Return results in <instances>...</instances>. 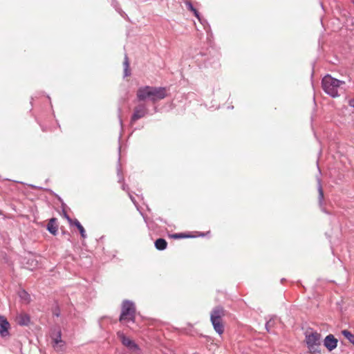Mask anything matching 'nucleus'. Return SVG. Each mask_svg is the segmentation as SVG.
<instances>
[{"label": "nucleus", "mask_w": 354, "mask_h": 354, "mask_svg": "<svg viewBox=\"0 0 354 354\" xmlns=\"http://www.w3.org/2000/svg\"><path fill=\"white\" fill-rule=\"evenodd\" d=\"M167 91L164 87L145 86L140 87L136 92L137 99L143 102L147 100L155 103L166 97Z\"/></svg>", "instance_id": "1"}, {"label": "nucleus", "mask_w": 354, "mask_h": 354, "mask_svg": "<svg viewBox=\"0 0 354 354\" xmlns=\"http://www.w3.org/2000/svg\"><path fill=\"white\" fill-rule=\"evenodd\" d=\"M226 315V310L223 307L217 306L214 307L210 313V321L214 330L219 335L223 334L225 330L223 318Z\"/></svg>", "instance_id": "2"}, {"label": "nucleus", "mask_w": 354, "mask_h": 354, "mask_svg": "<svg viewBox=\"0 0 354 354\" xmlns=\"http://www.w3.org/2000/svg\"><path fill=\"white\" fill-rule=\"evenodd\" d=\"M136 309L135 304L129 300L123 301L119 321L122 323L135 322Z\"/></svg>", "instance_id": "3"}, {"label": "nucleus", "mask_w": 354, "mask_h": 354, "mask_svg": "<svg viewBox=\"0 0 354 354\" xmlns=\"http://www.w3.org/2000/svg\"><path fill=\"white\" fill-rule=\"evenodd\" d=\"M321 337V334L316 331L305 333V342L310 354H322Z\"/></svg>", "instance_id": "4"}, {"label": "nucleus", "mask_w": 354, "mask_h": 354, "mask_svg": "<svg viewBox=\"0 0 354 354\" xmlns=\"http://www.w3.org/2000/svg\"><path fill=\"white\" fill-rule=\"evenodd\" d=\"M344 82L332 77L330 75L324 76L322 81L324 91L333 97L338 96V88Z\"/></svg>", "instance_id": "5"}, {"label": "nucleus", "mask_w": 354, "mask_h": 354, "mask_svg": "<svg viewBox=\"0 0 354 354\" xmlns=\"http://www.w3.org/2000/svg\"><path fill=\"white\" fill-rule=\"evenodd\" d=\"M147 113V106L144 103L139 104L133 109V113L131 118V124H133L138 120L144 118Z\"/></svg>", "instance_id": "6"}, {"label": "nucleus", "mask_w": 354, "mask_h": 354, "mask_svg": "<svg viewBox=\"0 0 354 354\" xmlns=\"http://www.w3.org/2000/svg\"><path fill=\"white\" fill-rule=\"evenodd\" d=\"M117 336L120 339L122 344L126 347H127L129 350L132 351H136L140 350L138 344L134 341L126 337L122 332L118 331L117 333Z\"/></svg>", "instance_id": "7"}, {"label": "nucleus", "mask_w": 354, "mask_h": 354, "mask_svg": "<svg viewBox=\"0 0 354 354\" xmlns=\"http://www.w3.org/2000/svg\"><path fill=\"white\" fill-rule=\"evenodd\" d=\"M337 342L338 341L334 335L330 334L325 337L324 345L329 351H331L337 348Z\"/></svg>", "instance_id": "8"}, {"label": "nucleus", "mask_w": 354, "mask_h": 354, "mask_svg": "<svg viewBox=\"0 0 354 354\" xmlns=\"http://www.w3.org/2000/svg\"><path fill=\"white\" fill-rule=\"evenodd\" d=\"M10 323L7 321L6 318L1 316V338H6L10 335Z\"/></svg>", "instance_id": "9"}, {"label": "nucleus", "mask_w": 354, "mask_h": 354, "mask_svg": "<svg viewBox=\"0 0 354 354\" xmlns=\"http://www.w3.org/2000/svg\"><path fill=\"white\" fill-rule=\"evenodd\" d=\"M65 217L67 218L68 221L69 222V223L71 225H75L77 227V228L78 229V230L80 231V233L81 234V236L82 238H86V232L84 230V227L81 225V223L78 221V220L77 219H74L73 220L72 218H71L67 214H65Z\"/></svg>", "instance_id": "10"}, {"label": "nucleus", "mask_w": 354, "mask_h": 354, "mask_svg": "<svg viewBox=\"0 0 354 354\" xmlns=\"http://www.w3.org/2000/svg\"><path fill=\"white\" fill-rule=\"evenodd\" d=\"M47 230L50 233L56 235L58 230V225L57 223V218H52L49 220L47 224Z\"/></svg>", "instance_id": "11"}, {"label": "nucleus", "mask_w": 354, "mask_h": 354, "mask_svg": "<svg viewBox=\"0 0 354 354\" xmlns=\"http://www.w3.org/2000/svg\"><path fill=\"white\" fill-rule=\"evenodd\" d=\"M167 243L165 239L160 238L155 241V247L159 250H163L167 248Z\"/></svg>", "instance_id": "12"}, {"label": "nucleus", "mask_w": 354, "mask_h": 354, "mask_svg": "<svg viewBox=\"0 0 354 354\" xmlns=\"http://www.w3.org/2000/svg\"><path fill=\"white\" fill-rule=\"evenodd\" d=\"M17 322L21 326L28 325L30 322V317L26 314H21L17 317Z\"/></svg>", "instance_id": "13"}, {"label": "nucleus", "mask_w": 354, "mask_h": 354, "mask_svg": "<svg viewBox=\"0 0 354 354\" xmlns=\"http://www.w3.org/2000/svg\"><path fill=\"white\" fill-rule=\"evenodd\" d=\"M27 268L29 270H34L38 267V261L32 257L28 259L26 261Z\"/></svg>", "instance_id": "14"}, {"label": "nucleus", "mask_w": 354, "mask_h": 354, "mask_svg": "<svg viewBox=\"0 0 354 354\" xmlns=\"http://www.w3.org/2000/svg\"><path fill=\"white\" fill-rule=\"evenodd\" d=\"M19 296L21 300L26 304L29 303L30 301V295L24 290H21L19 292Z\"/></svg>", "instance_id": "15"}, {"label": "nucleus", "mask_w": 354, "mask_h": 354, "mask_svg": "<svg viewBox=\"0 0 354 354\" xmlns=\"http://www.w3.org/2000/svg\"><path fill=\"white\" fill-rule=\"evenodd\" d=\"M185 6H186V8L192 11L194 15H195V17L199 20L201 21V17H200V13L198 12V11L193 6L192 3L190 2V1H187L185 3Z\"/></svg>", "instance_id": "16"}, {"label": "nucleus", "mask_w": 354, "mask_h": 354, "mask_svg": "<svg viewBox=\"0 0 354 354\" xmlns=\"http://www.w3.org/2000/svg\"><path fill=\"white\" fill-rule=\"evenodd\" d=\"M123 65H124V76L127 77V76L130 75V71H129V57L127 55H125Z\"/></svg>", "instance_id": "17"}, {"label": "nucleus", "mask_w": 354, "mask_h": 354, "mask_svg": "<svg viewBox=\"0 0 354 354\" xmlns=\"http://www.w3.org/2000/svg\"><path fill=\"white\" fill-rule=\"evenodd\" d=\"M53 342L55 344L57 345L59 343H62V332L60 330H57L55 337H53Z\"/></svg>", "instance_id": "18"}, {"label": "nucleus", "mask_w": 354, "mask_h": 354, "mask_svg": "<svg viewBox=\"0 0 354 354\" xmlns=\"http://www.w3.org/2000/svg\"><path fill=\"white\" fill-rule=\"evenodd\" d=\"M318 192H319V196H318L319 203L320 205H322L323 201H324V191H323L322 187L320 184L319 185V187H318Z\"/></svg>", "instance_id": "19"}, {"label": "nucleus", "mask_w": 354, "mask_h": 354, "mask_svg": "<svg viewBox=\"0 0 354 354\" xmlns=\"http://www.w3.org/2000/svg\"><path fill=\"white\" fill-rule=\"evenodd\" d=\"M53 315L56 317H59L60 315V310L58 307L55 308V310L53 312Z\"/></svg>", "instance_id": "20"}, {"label": "nucleus", "mask_w": 354, "mask_h": 354, "mask_svg": "<svg viewBox=\"0 0 354 354\" xmlns=\"http://www.w3.org/2000/svg\"><path fill=\"white\" fill-rule=\"evenodd\" d=\"M272 320H269L268 322H266V328L268 332L270 331V328L272 326Z\"/></svg>", "instance_id": "21"}, {"label": "nucleus", "mask_w": 354, "mask_h": 354, "mask_svg": "<svg viewBox=\"0 0 354 354\" xmlns=\"http://www.w3.org/2000/svg\"><path fill=\"white\" fill-rule=\"evenodd\" d=\"M173 236H174V238H178V239H179V238H185V237H187V236H186L185 234H182V233H180V234H174V235H173Z\"/></svg>", "instance_id": "22"}, {"label": "nucleus", "mask_w": 354, "mask_h": 354, "mask_svg": "<svg viewBox=\"0 0 354 354\" xmlns=\"http://www.w3.org/2000/svg\"><path fill=\"white\" fill-rule=\"evenodd\" d=\"M349 105L354 107V97L349 101Z\"/></svg>", "instance_id": "23"}, {"label": "nucleus", "mask_w": 354, "mask_h": 354, "mask_svg": "<svg viewBox=\"0 0 354 354\" xmlns=\"http://www.w3.org/2000/svg\"><path fill=\"white\" fill-rule=\"evenodd\" d=\"M352 3L354 4V0H352Z\"/></svg>", "instance_id": "24"}]
</instances>
